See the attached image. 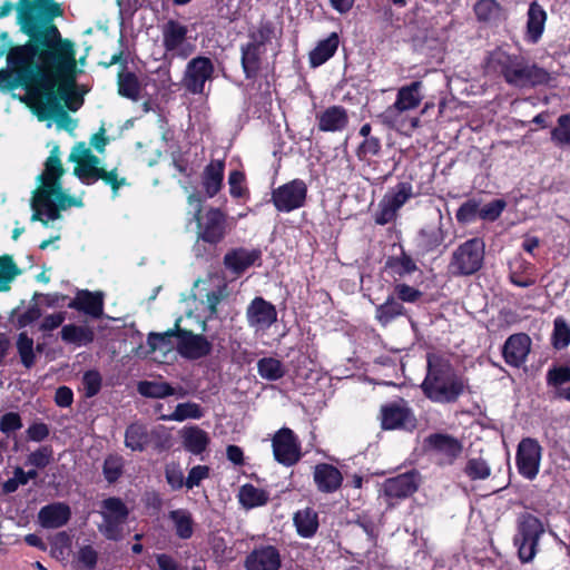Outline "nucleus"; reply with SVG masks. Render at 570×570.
Instances as JSON below:
<instances>
[{"label":"nucleus","instance_id":"bf43d9fd","mask_svg":"<svg viewBox=\"0 0 570 570\" xmlns=\"http://www.w3.org/2000/svg\"><path fill=\"white\" fill-rule=\"evenodd\" d=\"M553 340L557 348H563L570 344V327L562 318L554 321Z\"/></svg>","mask_w":570,"mask_h":570},{"label":"nucleus","instance_id":"b1692460","mask_svg":"<svg viewBox=\"0 0 570 570\" xmlns=\"http://www.w3.org/2000/svg\"><path fill=\"white\" fill-rule=\"evenodd\" d=\"M384 494L389 499H403L417 490V478L415 473H404L387 479L383 485Z\"/></svg>","mask_w":570,"mask_h":570},{"label":"nucleus","instance_id":"39448f33","mask_svg":"<svg viewBox=\"0 0 570 570\" xmlns=\"http://www.w3.org/2000/svg\"><path fill=\"white\" fill-rule=\"evenodd\" d=\"M489 65L501 72L508 83L517 87L543 85L550 80V75L544 69L501 50L491 53Z\"/></svg>","mask_w":570,"mask_h":570},{"label":"nucleus","instance_id":"412c9836","mask_svg":"<svg viewBox=\"0 0 570 570\" xmlns=\"http://www.w3.org/2000/svg\"><path fill=\"white\" fill-rule=\"evenodd\" d=\"M530 350L531 340L527 334H513L503 345L504 361L511 366L519 367L525 362Z\"/></svg>","mask_w":570,"mask_h":570},{"label":"nucleus","instance_id":"ddd939ff","mask_svg":"<svg viewBox=\"0 0 570 570\" xmlns=\"http://www.w3.org/2000/svg\"><path fill=\"white\" fill-rule=\"evenodd\" d=\"M306 195V184L301 179H294L274 189L272 200L279 212H292L305 204Z\"/></svg>","mask_w":570,"mask_h":570},{"label":"nucleus","instance_id":"a19ab883","mask_svg":"<svg viewBox=\"0 0 570 570\" xmlns=\"http://www.w3.org/2000/svg\"><path fill=\"white\" fill-rule=\"evenodd\" d=\"M404 311V306L399 303L394 296H390L383 304L376 307L375 318L380 324L385 326L397 316L403 315Z\"/></svg>","mask_w":570,"mask_h":570},{"label":"nucleus","instance_id":"4468645a","mask_svg":"<svg viewBox=\"0 0 570 570\" xmlns=\"http://www.w3.org/2000/svg\"><path fill=\"white\" fill-rule=\"evenodd\" d=\"M188 29L178 21L169 20L163 27V43L173 57L187 58L195 47L187 41Z\"/></svg>","mask_w":570,"mask_h":570},{"label":"nucleus","instance_id":"f3484780","mask_svg":"<svg viewBox=\"0 0 570 570\" xmlns=\"http://www.w3.org/2000/svg\"><path fill=\"white\" fill-rule=\"evenodd\" d=\"M542 448L534 439H523L517 451V466L519 472L527 479L537 476L540 468Z\"/></svg>","mask_w":570,"mask_h":570},{"label":"nucleus","instance_id":"6e6d98bb","mask_svg":"<svg viewBox=\"0 0 570 570\" xmlns=\"http://www.w3.org/2000/svg\"><path fill=\"white\" fill-rule=\"evenodd\" d=\"M148 443L157 450H167L171 446V435L164 425H158L148 431Z\"/></svg>","mask_w":570,"mask_h":570},{"label":"nucleus","instance_id":"473e14b6","mask_svg":"<svg viewBox=\"0 0 570 570\" xmlns=\"http://www.w3.org/2000/svg\"><path fill=\"white\" fill-rule=\"evenodd\" d=\"M441 219L442 217L440 216L435 224L426 225L420 230L417 243L424 252H431L444 242Z\"/></svg>","mask_w":570,"mask_h":570},{"label":"nucleus","instance_id":"0eeeda50","mask_svg":"<svg viewBox=\"0 0 570 570\" xmlns=\"http://www.w3.org/2000/svg\"><path fill=\"white\" fill-rule=\"evenodd\" d=\"M421 88V81H413L401 87L395 102L380 115L382 122L392 129L403 130L406 127V118L403 117V112L419 107L423 99L420 92Z\"/></svg>","mask_w":570,"mask_h":570},{"label":"nucleus","instance_id":"6e6552de","mask_svg":"<svg viewBox=\"0 0 570 570\" xmlns=\"http://www.w3.org/2000/svg\"><path fill=\"white\" fill-rule=\"evenodd\" d=\"M543 532V524L535 515L524 512L518 517L517 534L513 541L522 562H529L534 558L539 539Z\"/></svg>","mask_w":570,"mask_h":570},{"label":"nucleus","instance_id":"c03bdc74","mask_svg":"<svg viewBox=\"0 0 570 570\" xmlns=\"http://www.w3.org/2000/svg\"><path fill=\"white\" fill-rule=\"evenodd\" d=\"M140 83L132 72H119L118 92L120 96L137 101L140 98Z\"/></svg>","mask_w":570,"mask_h":570},{"label":"nucleus","instance_id":"4c0bfd02","mask_svg":"<svg viewBox=\"0 0 570 570\" xmlns=\"http://www.w3.org/2000/svg\"><path fill=\"white\" fill-rule=\"evenodd\" d=\"M95 333L88 326H78L73 324L65 325L61 330V338L71 344L87 345L94 341Z\"/></svg>","mask_w":570,"mask_h":570},{"label":"nucleus","instance_id":"603ef678","mask_svg":"<svg viewBox=\"0 0 570 570\" xmlns=\"http://www.w3.org/2000/svg\"><path fill=\"white\" fill-rule=\"evenodd\" d=\"M552 141L560 147L570 146V114L561 115L551 131Z\"/></svg>","mask_w":570,"mask_h":570},{"label":"nucleus","instance_id":"338daca9","mask_svg":"<svg viewBox=\"0 0 570 570\" xmlns=\"http://www.w3.org/2000/svg\"><path fill=\"white\" fill-rule=\"evenodd\" d=\"M476 215H479L478 203L469 200L460 206L455 216L460 223H469L473 220Z\"/></svg>","mask_w":570,"mask_h":570},{"label":"nucleus","instance_id":"a211bd4d","mask_svg":"<svg viewBox=\"0 0 570 570\" xmlns=\"http://www.w3.org/2000/svg\"><path fill=\"white\" fill-rule=\"evenodd\" d=\"M381 423L384 430H410L415 426V417L403 401L393 402L381 407Z\"/></svg>","mask_w":570,"mask_h":570},{"label":"nucleus","instance_id":"13d9d810","mask_svg":"<svg viewBox=\"0 0 570 570\" xmlns=\"http://www.w3.org/2000/svg\"><path fill=\"white\" fill-rule=\"evenodd\" d=\"M490 466L482 459H470L464 468L471 480H484L490 475Z\"/></svg>","mask_w":570,"mask_h":570},{"label":"nucleus","instance_id":"de8ad7c7","mask_svg":"<svg viewBox=\"0 0 570 570\" xmlns=\"http://www.w3.org/2000/svg\"><path fill=\"white\" fill-rule=\"evenodd\" d=\"M239 501L246 508L263 505L267 502L268 495L264 490L252 484H245L239 490Z\"/></svg>","mask_w":570,"mask_h":570},{"label":"nucleus","instance_id":"e2e57ef3","mask_svg":"<svg viewBox=\"0 0 570 570\" xmlns=\"http://www.w3.org/2000/svg\"><path fill=\"white\" fill-rule=\"evenodd\" d=\"M245 175L242 171L234 170L228 176L229 193L233 197H244L247 188L244 186Z\"/></svg>","mask_w":570,"mask_h":570},{"label":"nucleus","instance_id":"dca6fc26","mask_svg":"<svg viewBox=\"0 0 570 570\" xmlns=\"http://www.w3.org/2000/svg\"><path fill=\"white\" fill-rule=\"evenodd\" d=\"M412 187L406 183H401L390 190L379 204V212L375 216V223L385 225L396 217L397 210L411 198Z\"/></svg>","mask_w":570,"mask_h":570},{"label":"nucleus","instance_id":"6ab92c4d","mask_svg":"<svg viewBox=\"0 0 570 570\" xmlns=\"http://www.w3.org/2000/svg\"><path fill=\"white\" fill-rule=\"evenodd\" d=\"M246 318L255 331H265L277 321V311L269 302L255 297L246 309Z\"/></svg>","mask_w":570,"mask_h":570},{"label":"nucleus","instance_id":"8fccbe9b","mask_svg":"<svg viewBox=\"0 0 570 570\" xmlns=\"http://www.w3.org/2000/svg\"><path fill=\"white\" fill-rule=\"evenodd\" d=\"M570 382V367L554 366L547 372V384L552 389V396Z\"/></svg>","mask_w":570,"mask_h":570},{"label":"nucleus","instance_id":"9d476101","mask_svg":"<svg viewBox=\"0 0 570 570\" xmlns=\"http://www.w3.org/2000/svg\"><path fill=\"white\" fill-rule=\"evenodd\" d=\"M484 258V244L478 239H469L452 254L449 269L453 275H472L478 272Z\"/></svg>","mask_w":570,"mask_h":570},{"label":"nucleus","instance_id":"ea45409f","mask_svg":"<svg viewBox=\"0 0 570 570\" xmlns=\"http://www.w3.org/2000/svg\"><path fill=\"white\" fill-rule=\"evenodd\" d=\"M294 523L302 537L309 538L318 528L317 513L309 508L301 510L295 513Z\"/></svg>","mask_w":570,"mask_h":570},{"label":"nucleus","instance_id":"2f4dec72","mask_svg":"<svg viewBox=\"0 0 570 570\" xmlns=\"http://www.w3.org/2000/svg\"><path fill=\"white\" fill-rule=\"evenodd\" d=\"M184 448L193 454H202L209 444V435L200 428L185 426L179 432Z\"/></svg>","mask_w":570,"mask_h":570},{"label":"nucleus","instance_id":"0e129e2a","mask_svg":"<svg viewBox=\"0 0 570 570\" xmlns=\"http://www.w3.org/2000/svg\"><path fill=\"white\" fill-rule=\"evenodd\" d=\"M396 297L406 303H414L422 297V292L406 284H396L394 286Z\"/></svg>","mask_w":570,"mask_h":570},{"label":"nucleus","instance_id":"3c124183","mask_svg":"<svg viewBox=\"0 0 570 570\" xmlns=\"http://www.w3.org/2000/svg\"><path fill=\"white\" fill-rule=\"evenodd\" d=\"M17 350L24 367L30 368L36 362V354L33 352V340L27 333L19 334L17 340Z\"/></svg>","mask_w":570,"mask_h":570},{"label":"nucleus","instance_id":"f03ea898","mask_svg":"<svg viewBox=\"0 0 570 570\" xmlns=\"http://www.w3.org/2000/svg\"><path fill=\"white\" fill-rule=\"evenodd\" d=\"M76 71L77 60L73 56L69 71L52 76L48 81H40L28 91L30 107L37 118L40 121L55 119L58 129L69 132L76 129L77 120L71 118L67 110L77 111L83 102L82 97L76 91Z\"/></svg>","mask_w":570,"mask_h":570},{"label":"nucleus","instance_id":"7c9ffc66","mask_svg":"<svg viewBox=\"0 0 570 570\" xmlns=\"http://www.w3.org/2000/svg\"><path fill=\"white\" fill-rule=\"evenodd\" d=\"M343 476L338 469L331 464L322 463L315 466L314 481L322 492H334L342 484Z\"/></svg>","mask_w":570,"mask_h":570},{"label":"nucleus","instance_id":"4be33fe9","mask_svg":"<svg viewBox=\"0 0 570 570\" xmlns=\"http://www.w3.org/2000/svg\"><path fill=\"white\" fill-rule=\"evenodd\" d=\"M246 570H278L281 568V556L272 546L261 547L253 550L245 560Z\"/></svg>","mask_w":570,"mask_h":570},{"label":"nucleus","instance_id":"393cba45","mask_svg":"<svg viewBox=\"0 0 570 570\" xmlns=\"http://www.w3.org/2000/svg\"><path fill=\"white\" fill-rule=\"evenodd\" d=\"M70 517V508L63 502L45 505L38 513L39 523L47 529H57L65 525Z\"/></svg>","mask_w":570,"mask_h":570},{"label":"nucleus","instance_id":"bb28decb","mask_svg":"<svg viewBox=\"0 0 570 570\" xmlns=\"http://www.w3.org/2000/svg\"><path fill=\"white\" fill-rule=\"evenodd\" d=\"M179 328V320L175 324V328L164 333H149L147 344L149 353H159L163 358L177 348V335Z\"/></svg>","mask_w":570,"mask_h":570},{"label":"nucleus","instance_id":"9b49d317","mask_svg":"<svg viewBox=\"0 0 570 570\" xmlns=\"http://www.w3.org/2000/svg\"><path fill=\"white\" fill-rule=\"evenodd\" d=\"M194 218L197 224L198 240L216 245L227 235V216L219 208L210 207L203 214H195Z\"/></svg>","mask_w":570,"mask_h":570},{"label":"nucleus","instance_id":"37998d69","mask_svg":"<svg viewBox=\"0 0 570 570\" xmlns=\"http://www.w3.org/2000/svg\"><path fill=\"white\" fill-rule=\"evenodd\" d=\"M204 412L199 404L194 402L179 403L171 414H164L160 416L163 421H177L183 422L188 419H200Z\"/></svg>","mask_w":570,"mask_h":570},{"label":"nucleus","instance_id":"2eb2a0df","mask_svg":"<svg viewBox=\"0 0 570 570\" xmlns=\"http://www.w3.org/2000/svg\"><path fill=\"white\" fill-rule=\"evenodd\" d=\"M272 445L274 458L281 464L291 466L301 459V444L288 428H283L275 433Z\"/></svg>","mask_w":570,"mask_h":570},{"label":"nucleus","instance_id":"f8f14e48","mask_svg":"<svg viewBox=\"0 0 570 570\" xmlns=\"http://www.w3.org/2000/svg\"><path fill=\"white\" fill-rule=\"evenodd\" d=\"M214 72L215 67L209 58L195 57L186 66L181 86L193 95H205L206 83L213 79Z\"/></svg>","mask_w":570,"mask_h":570},{"label":"nucleus","instance_id":"7ed1b4c3","mask_svg":"<svg viewBox=\"0 0 570 570\" xmlns=\"http://www.w3.org/2000/svg\"><path fill=\"white\" fill-rule=\"evenodd\" d=\"M65 173L59 146H55L45 161L43 171L36 178L37 187L32 190L30 198L31 222H40L48 227L51 222L61 218V212L82 206L80 198L70 196L63 190Z\"/></svg>","mask_w":570,"mask_h":570},{"label":"nucleus","instance_id":"a18cd8bd","mask_svg":"<svg viewBox=\"0 0 570 570\" xmlns=\"http://www.w3.org/2000/svg\"><path fill=\"white\" fill-rule=\"evenodd\" d=\"M138 392L146 397L164 399L175 394V389L167 382L142 381L139 382Z\"/></svg>","mask_w":570,"mask_h":570},{"label":"nucleus","instance_id":"69168bd1","mask_svg":"<svg viewBox=\"0 0 570 570\" xmlns=\"http://www.w3.org/2000/svg\"><path fill=\"white\" fill-rule=\"evenodd\" d=\"M22 428L21 417L18 413L9 412L2 415L0 420V431L3 433H10L18 431Z\"/></svg>","mask_w":570,"mask_h":570},{"label":"nucleus","instance_id":"20e7f679","mask_svg":"<svg viewBox=\"0 0 570 570\" xmlns=\"http://www.w3.org/2000/svg\"><path fill=\"white\" fill-rule=\"evenodd\" d=\"M421 387L430 400L452 403L463 393L465 385L446 360L429 356L428 373Z\"/></svg>","mask_w":570,"mask_h":570},{"label":"nucleus","instance_id":"052dcab7","mask_svg":"<svg viewBox=\"0 0 570 570\" xmlns=\"http://www.w3.org/2000/svg\"><path fill=\"white\" fill-rule=\"evenodd\" d=\"M505 205L507 204L503 199H494L479 209V217L484 220L493 222L501 215Z\"/></svg>","mask_w":570,"mask_h":570},{"label":"nucleus","instance_id":"5fc2aeb1","mask_svg":"<svg viewBox=\"0 0 570 570\" xmlns=\"http://www.w3.org/2000/svg\"><path fill=\"white\" fill-rule=\"evenodd\" d=\"M474 12L480 21H491L499 17L500 6L495 0H479L474 6Z\"/></svg>","mask_w":570,"mask_h":570},{"label":"nucleus","instance_id":"aec40b11","mask_svg":"<svg viewBox=\"0 0 570 570\" xmlns=\"http://www.w3.org/2000/svg\"><path fill=\"white\" fill-rule=\"evenodd\" d=\"M177 351L183 357L198 360L210 353L212 344L203 335L178 328Z\"/></svg>","mask_w":570,"mask_h":570},{"label":"nucleus","instance_id":"49530a36","mask_svg":"<svg viewBox=\"0 0 570 570\" xmlns=\"http://www.w3.org/2000/svg\"><path fill=\"white\" fill-rule=\"evenodd\" d=\"M385 267L390 268L393 275L399 277H404L417 269L414 261L404 252H402L401 256L389 257Z\"/></svg>","mask_w":570,"mask_h":570},{"label":"nucleus","instance_id":"5701e85b","mask_svg":"<svg viewBox=\"0 0 570 570\" xmlns=\"http://www.w3.org/2000/svg\"><path fill=\"white\" fill-rule=\"evenodd\" d=\"M428 443L433 451L443 456L444 464H452L463 450L461 441L449 434H432L428 438Z\"/></svg>","mask_w":570,"mask_h":570},{"label":"nucleus","instance_id":"58836bf2","mask_svg":"<svg viewBox=\"0 0 570 570\" xmlns=\"http://www.w3.org/2000/svg\"><path fill=\"white\" fill-rule=\"evenodd\" d=\"M168 518L174 524L176 534L180 539H189L194 532V521L189 511L185 509L173 510Z\"/></svg>","mask_w":570,"mask_h":570},{"label":"nucleus","instance_id":"f704fd0d","mask_svg":"<svg viewBox=\"0 0 570 570\" xmlns=\"http://www.w3.org/2000/svg\"><path fill=\"white\" fill-rule=\"evenodd\" d=\"M263 52V43L259 42L248 43L246 47H243L242 65L247 78H253L257 75Z\"/></svg>","mask_w":570,"mask_h":570},{"label":"nucleus","instance_id":"79ce46f5","mask_svg":"<svg viewBox=\"0 0 570 570\" xmlns=\"http://www.w3.org/2000/svg\"><path fill=\"white\" fill-rule=\"evenodd\" d=\"M21 274V269L14 263L12 256H0V293L8 292L13 281Z\"/></svg>","mask_w":570,"mask_h":570},{"label":"nucleus","instance_id":"423d86ee","mask_svg":"<svg viewBox=\"0 0 570 570\" xmlns=\"http://www.w3.org/2000/svg\"><path fill=\"white\" fill-rule=\"evenodd\" d=\"M69 161L75 163L73 174L83 183L90 184L102 179L111 187L112 195L116 197L121 186L127 185L125 177H119L117 169L106 170L100 167V159L92 154L86 142H78L69 155Z\"/></svg>","mask_w":570,"mask_h":570},{"label":"nucleus","instance_id":"680f3d73","mask_svg":"<svg viewBox=\"0 0 570 570\" xmlns=\"http://www.w3.org/2000/svg\"><path fill=\"white\" fill-rule=\"evenodd\" d=\"M101 375L97 371H88L82 376V384L86 391V396H95L101 387Z\"/></svg>","mask_w":570,"mask_h":570},{"label":"nucleus","instance_id":"1a4fd4ad","mask_svg":"<svg viewBox=\"0 0 570 570\" xmlns=\"http://www.w3.org/2000/svg\"><path fill=\"white\" fill-rule=\"evenodd\" d=\"M99 514L102 522L98 524L99 532L108 540L119 541L124 537L129 509L120 498L110 497L101 501Z\"/></svg>","mask_w":570,"mask_h":570},{"label":"nucleus","instance_id":"864d4df0","mask_svg":"<svg viewBox=\"0 0 570 570\" xmlns=\"http://www.w3.org/2000/svg\"><path fill=\"white\" fill-rule=\"evenodd\" d=\"M124 459L119 455H109L106 458L102 466L105 479L109 483L116 482L122 474Z\"/></svg>","mask_w":570,"mask_h":570},{"label":"nucleus","instance_id":"774afa93","mask_svg":"<svg viewBox=\"0 0 570 570\" xmlns=\"http://www.w3.org/2000/svg\"><path fill=\"white\" fill-rule=\"evenodd\" d=\"M209 474V469L206 465L194 466L186 479L185 485L188 489L199 485L202 480L206 479Z\"/></svg>","mask_w":570,"mask_h":570},{"label":"nucleus","instance_id":"a878e982","mask_svg":"<svg viewBox=\"0 0 570 570\" xmlns=\"http://www.w3.org/2000/svg\"><path fill=\"white\" fill-rule=\"evenodd\" d=\"M261 258L259 249H246L243 247L228 252L224 257L227 269L234 274H242Z\"/></svg>","mask_w":570,"mask_h":570},{"label":"nucleus","instance_id":"e433bc0d","mask_svg":"<svg viewBox=\"0 0 570 570\" xmlns=\"http://www.w3.org/2000/svg\"><path fill=\"white\" fill-rule=\"evenodd\" d=\"M125 445L132 451L142 452L148 445V430L139 423L130 424L125 432Z\"/></svg>","mask_w":570,"mask_h":570},{"label":"nucleus","instance_id":"c9c22d12","mask_svg":"<svg viewBox=\"0 0 570 570\" xmlns=\"http://www.w3.org/2000/svg\"><path fill=\"white\" fill-rule=\"evenodd\" d=\"M337 33H331L325 40L318 45L309 53V62L313 67H318L327 61L337 50L338 47Z\"/></svg>","mask_w":570,"mask_h":570},{"label":"nucleus","instance_id":"c756f323","mask_svg":"<svg viewBox=\"0 0 570 570\" xmlns=\"http://www.w3.org/2000/svg\"><path fill=\"white\" fill-rule=\"evenodd\" d=\"M225 161L222 159L212 160L202 174V185L207 195L212 198L218 194L223 186Z\"/></svg>","mask_w":570,"mask_h":570},{"label":"nucleus","instance_id":"72a5a7b5","mask_svg":"<svg viewBox=\"0 0 570 570\" xmlns=\"http://www.w3.org/2000/svg\"><path fill=\"white\" fill-rule=\"evenodd\" d=\"M547 13L538 2H532L528 10L527 35L532 42H537L541 37Z\"/></svg>","mask_w":570,"mask_h":570},{"label":"nucleus","instance_id":"cd10ccee","mask_svg":"<svg viewBox=\"0 0 570 570\" xmlns=\"http://www.w3.org/2000/svg\"><path fill=\"white\" fill-rule=\"evenodd\" d=\"M70 308H75L98 318L104 311V294L101 292L80 291L72 302Z\"/></svg>","mask_w":570,"mask_h":570},{"label":"nucleus","instance_id":"f257e3e1","mask_svg":"<svg viewBox=\"0 0 570 570\" xmlns=\"http://www.w3.org/2000/svg\"><path fill=\"white\" fill-rule=\"evenodd\" d=\"M63 9L55 0H19L17 22L28 37L21 45H1L0 57L7 67L0 69V91L17 88L30 91L38 82L66 73L72 67L76 45L65 39L53 20Z\"/></svg>","mask_w":570,"mask_h":570},{"label":"nucleus","instance_id":"4d7b16f0","mask_svg":"<svg viewBox=\"0 0 570 570\" xmlns=\"http://www.w3.org/2000/svg\"><path fill=\"white\" fill-rule=\"evenodd\" d=\"M53 459V451L51 446H40L36 451L31 452L27 458V464H30L38 469L48 466Z\"/></svg>","mask_w":570,"mask_h":570},{"label":"nucleus","instance_id":"09e8293b","mask_svg":"<svg viewBox=\"0 0 570 570\" xmlns=\"http://www.w3.org/2000/svg\"><path fill=\"white\" fill-rule=\"evenodd\" d=\"M258 374L268 381H276L284 376L285 368L279 360L264 357L257 363Z\"/></svg>","mask_w":570,"mask_h":570},{"label":"nucleus","instance_id":"c85d7f7f","mask_svg":"<svg viewBox=\"0 0 570 570\" xmlns=\"http://www.w3.org/2000/svg\"><path fill=\"white\" fill-rule=\"evenodd\" d=\"M321 131H342L348 124L347 111L341 106H331L317 115Z\"/></svg>","mask_w":570,"mask_h":570}]
</instances>
